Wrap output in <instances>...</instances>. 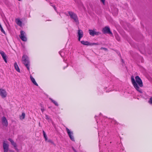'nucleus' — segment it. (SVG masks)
Returning <instances> with one entry per match:
<instances>
[{
    "label": "nucleus",
    "instance_id": "nucleus-20",
    "mask_svg": "<svg viewBox=\"0 0 152 152\" xmlns=\"http://www.w3.org/2000/svg\"><path fill=\"white\" fill-rule=\"evenodd\" d=\"M45 119L47 120H48V121H51V119L47 115H45Z\"/></svg>",
    "mask_w": 152,
    "mask_h": 152
},
{
    "label": "nucleus",
    "instance_id": "nucleus-14",
    "mask_svg": "<svg viewBox=\"0 0 152 152\" xmlns=\"http://www.w3.org/2000/svg\"><path fill=\"white\" fill-rule=\"evenodd\" d=\"M31 80L32 82L36 86H38V84L36 83V81L35 80V79L31 75L30 76V77Z\"/></svg>",
    "mask_w": 152,
    "mask_h": 152
},
{
    "label": "nucleus",
    "instance_id": "nucleus-10",
    "mask_svg": "<svg viewBox=\"0 0 152 152\" xmlns=\"http://www.w3.org/2000/svg\"><path fill=\"white\" fill-rule=\"evenodd\" d=\"M8 140L11 142L12 145H13L15 148V149L17 151H18V149L17 148V145L15 142L11 139L9 138Z\"/></svg>",
    "mask_w": 152,
    "mask_h": 152
},
{
    "label": "nucleus",
    "instance_id": "nucleus-11",
    "mask_svg": "<svg viewBox=\"0 0 152 152\" xmlns=\"http://www.w3.org/2000/svg\"><path fill=\"white\" fill-rule=\"evenodd\" d=\"M2 120L3 125L7 126L8 125V122L6 117L4 116L3 117Z\"/></svg>",
    "mask_w": 152,
    "mask_h": 152
},
{
    "label": "nucleus",
    "instance_id": "nucleus-22",
    "mask_svg": "<svg viewBox=\"0 0 152 152\" xmlns=\"http://www.w3.org/2000/svg\"><path fill=\"white\" fill-rule=\"evenodd\" d=\"M0 54L1 55L2 57L6 55L4 51L1 50H0Z\"/></svg>",
    "mask_w": 152,
    "mask_h": 152
},
{
    "label": "nucleus",
    "instance_id": "nucleus-34",
    "mask_svg": "<svg viewBox=\"0 0 152 152\" xmlns=\"http://www.w3.org/2000/svg\"><path fill=\"white\" fill-rule=\"evenodd\" d=\"M121 60H122V62H123V59H121Z\"/></svg>",
    "mask_w": 152,
    "mask_h": 152
},
{
    "label": "nucleus",
    "instance_id": "nucleus-8",
    "mask_svg": "<svg viewBox=\"0 0 152 152\" xmlns=\"http://www.w3.org/2000/svg\"><path fill=\"white\" fill-rule=\"evenodd\" d=\"M78 40L80 41V39L83 37V31L80 29L78 30Z\"/></svg>",
    "mask_w": 152,
    "mask_h": 152
},
{
    "label": "nucleus",
    "instance_id": "nucleus-24",
    "mask_svg": "<svg viewBox=\"0 0 152 152\" xmlns=\"http://www.w3.org/2000/svg\"><path fill=\"white\" fill-rule=\"evenodd\" d=\"M100 49L104 50L106 51H107V50H108L107 49V48H105L102 47L100 48Z\"/></svg>",
    "mask_w": 152,
    "mask_h": 152
},
{
    "label": "nucleus",
    "instance_id": "nucleus-1",
    "mask_svg": "<svg viewBox=\"0 0 152 152\" xmlns=\"http://www.w3.org/2000/svg\"><path fill=\"white\" fill-rule=\"evenodd\" d=\"M136 80L134 78V76L132 75L131 77V79L132 83L134 88L139 92L141 94L142 93V90L140 89L139 87L143 86V83L142 81L138 76H137L135 77Z\"/></svg>",
    "mask_w": 152,
    "mask_h": 152
},
{
    "label": "nucleus",
    "instance_id": "nucleus-28",
    "mask_svg": "<svg viewBox=\"0 0 152 152\" xmlns=\"http://www.w3.org/2000/svg\"><path fill=\"white\" fill-rule=\"evenodd\" d=\"M41 110L42 111V112H43V111L45 110V109L43 107H42V108H41Z\"/></svg>",
    "mask_w": 152,
    "mask_h": 152
},
{
    "label": "nucleus",
    "instance_id": "nucleus-29",
    "mask_svg": "<svg viewBox=\"0 0 152 152\" xmlns=\"http://www.w3.org/2000/svg\"><path fill=\"white\" fill-rule=\"evenodd\" d=\"M72 149L75 152H77V151L73 147H72Z\"/></svg>",
    "mask_w": 152,
    "mask_h": 152
},
{
    "label": "nucleus",
    "instance_id": "nucleus-35",
    "mask_svg": "<svg viewBox=\"0 0 152 152\" xmlns=\"http://www.w3.org/2000/svg\"><path fill=\"white\" fill-rule=\"evenodd\" d=\"M19 1H20L21 0H18Z\"/></svg>",
    "mask_w": 152,
    "mask_h": 152
},
{
    "label": "nucleus",
    "instance_id": "nucleus-18",
    "mask_svg": "<svg viewBox=\"0 0 152 152\" xmlns=\"http://www.w3.org/2000/svg\"><path fill=\"white\" fill-rule=\"evenodd\" d=\"M50 99L51 101L52 102H53L54 104L56 105V106H58V103H57V102H56L55 101H54L52 99L50 98Z\"/></svg>",
    "mask_w": 152,
    "mask_h": 152
},
{
    "label": "nucleus",
    "instance_id": "nucleus-15",
    "mask_svg": "<svg viewBox=\"0 0 152 152\" xmlns=\"http://www.w3.org/2000/svg\"><path fill=\"white\" fill-rule=\"evenodd\" d=\"M81 43L85 45H89L90 42L87 41H85L83 40L80 41Z\"/></svg>",
    "mask_w": 152,
    "mask_h": 152
},
{
    "label": "nucleus",
    "instance_id": "nucleus-9",
    "mask_svg": "<svg viewBox=\"0 0 152 152\" xmlns=\"http://www.w3.org/2000/svg\"><path fill=\"white\" fill-rule=\"evenodd\" d=\"M4 142L5 141L3 142V145L4 152H7L9 149V145Z\"/></svg>",
    "mask_w": 152,
    "mask_h": 152
},
{
    "label": "nucleus",
    "instance_id": "nucleus-31",
    "mask_svg": "<svg viewBox=\"0 0 152 152\" xmlns=\"http://www.w3.org/2000/svg\"><path fill=\"white\" fill-rule=\"evenodd\" d=\"M53 8H54V10H55L56 11V7H55V6H53Z\"/></svg>",
    "mask_w": 152,
    "mask_h": 152
},
{
    "label": "nucleus",
    "instance_id": "nucleus-5",
    "mask_svg": "<svg viewBox=\"0 0 152 152\" xmlns=\"http://www.w3.org/2000/svg\"><path fill=\"white\" fill-rule=\"evenodd\" d=\"M89 32L90 35L94 36V35H98L101 34V33L99 32H96L95 29L91 30L89 29L88 30Z\"/></svg>",
    "mask_w": 152,
    "mask_h": 152
},
{
    "label": "nucleus",
    "instance_id": "nucleus-23",
    "mask_svg": "<svg viewBox=\"0 0 152 152\" xmlns=\"http://www.w3.org/2000/svg\"><path fill=\"white\" fill-rule=\"evenodd\" d=\"M43 136H44V138L45 139V141H47V140H48V137H47V135H46V134L44 135Z\"/></svg>",
    "mask_w": 152,
    "mask_h": 152
},
{
    "label": "nucleus",
    "instance_id": "nucleus-26",
    "mask_svg": "<svg viewBox=\"0 0 152 152\" xmlns=\"http://www.w3.org/2000/svg\"><path fill=\"white\" fill-rule=\"evenodd\" d=\"M149 102L150 103L152 104V97L150 99Z\"/></svg>",
    "mask_w": 152,
    "mask_h": 152
},
{
    "label": "nucleus",
    "instance_id": "nucleus-13",
    "mask_svg": "<svg viewBox=\"0 0 152 152\" xmlns=\"http://www.w3.org/2000/svg\"><path fill=\"white\" fill-rule=\"evenodd\" d=\"M14 66L15 69L18 72H20V69L17 63L16 62L14 63Z\"/></svg>",
    "mask_w": 152,
    "mask_h": 152
},
{
    "label": "nucleus",
    "instance_id": "nucleus-30",
    "mask_svg": "<svg viewBox=\"0 0 152 152\" xmlns=\"http://www.w3.org/2000/svg\"><path fill=\"white\" fill-rule=\"evenodd\" d=\"M101 1H102L103 4H104L105 3V0H101Z\"/></svg>",
    "mask_w": 152,
    "mask_h": 152
},
{
    "label": "nucleus",
    "instance_id": "nucleus-21",
    "mask_svg": "<svg viewBox=\"0 0 152 152\" xmlns=\"http://www.w3.org/2000/svg\"><path fill=\"white\" fill-rule=\"evenodd\" d=\"M6 58H7V56H6V55H5V56H4L2 57L3 58V59L4 61L6 63H7V60Z\"/></svg>",
    "mask_w": 152,
    "mask_h": 152
},
{
    "label": "nucleus",
    "instance_id": "nucleus-17",
    "mask_svg": "<svg viewBox=\"0 0 152 152\" xmlns=\"http://www.w3.org/2000/svg\"><path fill=\"white\" fill-rule=\"evenodd\" d=\"M25 114L24 113H22V115L20 117V118L21 119H23L25 117Z\"/></svg>",
    "mask_w": 152,
    "mask_h": 152
},
{
    "label": "nucleus",
    "instance_id": "nucleus-3",
    "mask_svg": "<svg viewBox=\"0 0 152 152\" xmlns=\"http://www.w3.org/2000/svg\"><path fill=\"white\" fill-rule=\"evenodd\" d=\"M68 13L71 18L74 20V21L77 24H78L79 22L77 16L76 14L73 12L70 11L68 12Z\"/></svg>",
    "mask_w": 152,
    "mask_h": 152
},
{
    "label": "nucleus",
    "instance_id": "nucleus-6",
    "mask_svg": "<svg viewBox=\"0 0 152 152\" xmlns=\"http://www.w3.org/2000/svg\"><path fill=\"white\" fill-rule=\"evenodd\" d=\"M0 95L3 98H4L6 97L7 95V93L6 91L4 89L1 88L0 89Z\"/></svg>",
    "mask_w": 152,
    "mask_h": 152
},
{
    "label": "nucleus",
    "instance_id": "nucleus-32",
    "mask_svg": "<svg viewBox=\"0 0 152 152\" xmlns=\"http://www.w3.org/2000/svg\"><path fill=\"white\" fill-rule=\"evenodd\" d=\"M43 135L46 134L44 130L43 131Z\"/></svg>",
    "mask_w": 152,
    "mask_h": 152
},
{
    "label": "nucleus",
    "instance_id": "nucleus-12",
    "mask_svg": "<svg viewBox=\"0 0 152 152\" xmlns=\"http://www.w3.org/2000/svg\"><path fill=\"white\" fill-rule=\"evenodd\" d=\"M67 131L71 140L72 141H74V139L73 136L71 135V134H72V133L71 132L69 129H68Z\"/></svg>",
    "mask_w": 152,
    "mask_h": 152
},
{
    "label": "nucleus",
    "instance_id": "nucleus-27",
    "mask_svg": "<svg viewBox=\"0 0 152 152\" xmlns=\"http://www.w3.org/2000/svg\"><path fill=\"white\" fill-rule=\"evenodd\" d=\"M116 38L117 40L118 41H119L120 40V38L116 36Z\"/></svg>",
    "mask_w": 152,
    "mask_h": 152
},
{
    "label": "nucleus",
    "instance_id": "nucleus-19",
    "mask_svg": "<svg viewBox=\"0 0 152 152\" xmlns=\"http://www.w3.org/2000/svg\"><path fill=\"white\" fill-rule=\"evenodd\" d=\"M99 44L98 43H90L89 45H98Z\"/></svg>",
    "mask_w": 152,
    "mask_h": 152
},
{
    "label": "nucleus",
    "instance_id": "nucleus-2",
    "mask_svg": "<svg viewBox=\"0 0 152 152\" xmlns=\"http://www.w3.org/2000/svg\"><path fill=\"white\" fill-rule=\"evenodd\" d=\"M22 61L23 62V64L27 67V69L29 70V61L28 56L26 55H24L22 57Z\"/></svg>",
    "mask_w": 152,
    "mask_h": 152
},
{
    "label": "nucleus",
    "instance_id": "nucleus-33",
    "mask_svg": "<svg viewBox=\"0 0 152 152\" xmlns=\"http://www.w3.org/2000/svg\"><path fill=\"white\" fill-rule=\"evenodd\" d=\"M68 129H69L67 128H66V131L68 130Z\"/></svg>",
    "mask_w": 152,
    "mask_h": 152
},
{
    "label": "nucleus",
    "instance_id": "nucleus-25",
    "mask_svg": "<svg viewBox=\"0 0 152 152\" xmlns=\"http://www.w3.org/2000/svg\"><path fill=\"white\" fill-rule=\"evenodd\" d=\"M48 142H49L51 143L52 144H54L53 142L51 140H48Z\"/></svg>",
    "mask_w": 152,
    "mask_h": 152
},
{
    "label": "nucleus",
    "instance_id": "nucleus-4",
    "mask_svg": "<svg viewBox=\"0 0 152 152\" xmlns=\"http://www.w3.org/2000/svg\"><path fill=\"white\" fill-rule=\"evenodd\" d=\"M102 31L104 34H112L110 28L107 26H105L102 30Z\"/></svg>",
    "mask_w": 152,
    "mask_h": 152
},
{
    "label": "nucleus",
    "instance_id": "nucleus-16",
    "mask_svg": "<svg viewBox=\"0 0 152 152\" xmlns=\"http://www.w3.org/2000/svg\"><path fill=\"white\" fill-rule=\"evenodd\" d=\"M16 22L17 24L18 25L20 26H21L22 22L19 19H16Z\"/></svg>",
    "mask_w": 152,
    "mask_h": 152
},
{
    "label": "nucleus",
    "instance_id": "nucleus-7",
    "mask_svg": "<svg viewBox=\"0 0 152 152\" xmlns=\"http://www.w3.org/2000/svg\"><path fill=\"white\" fill-rule=\"evenodd\" d=\"M20 39L23 41H27L26 37L24 36V34L25 32L23 31H20Z\"/></svg>",
    "mask_w": 152,
    "mask_h": 152
}]
</instances>
